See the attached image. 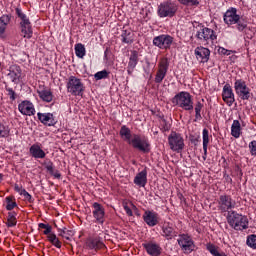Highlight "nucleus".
<instances>
[{
	"instance_id": "de8ad7c7",
	"label": "nucleus",
	"mask_w": 256,
	"mask_h": 256,
	"mask_svg": "<svg viewBox=\"0 0 256 256\" xmlns=\"http://www.w3.org/2000/svg\"><path fill=\"white\" fill-rule=\"evenodd\" d=\"M20 195H22L26 201H29V203H33V197L27 190H22Z\"/></svg>"
},
{
	"instance_id": "2f4dec72",
	"label": "nucleus",
	"mask_w": 256,
	"mask_h": 256,
	"mask_svg": "<svg viewBox=\"0 0 256 256\" xmlns=\"http://www.w3.org/2000/svg\"><path fill=\"white\" fill-rule=\"evenodd\" d=\"M11 21V16L9 15H3L0 17V35H3L5 33V29H7V25H9Z\"/></svg>"
},
{
	"instance_id": "e433bc0d",
	"label": "nucleus",
	"mask_w": 256,
	"mask_h": 256,
	"mask_svg": "<svg viewBox=\"0 0 256 256\" xmlns=\"http://www.w3.org/2000/svg\"><path fill=\"white\" fill-rule=\"evenodd\" d=\"M203 109V103L197 102L195 105V121H201L203 119V116H201V111Z\"/></svg>"
},
{
	"instance_id": "393cba45",
	"label": "nucleus",
	"mask_w": 256,
	"mask_h": 256,
	"mask_svg": "<svg viewBox=\"0 0 256 256\" xmlns=\"http://www.w3.org/2000/svg\"><path fill=\"white\" fill-rule=\"evenodd\" d=\"M134 184L138 187L147 185V169L142 170L134 177Z\"/></svg>"
},
{
	"instance_id": "aec40b11",
	"label": "nucleus",
	"mask_w": 256,
	"mask_h": 256,
	"mask_svg": "<svg viewBox=\"0 0 256 256\" xmlns=\"http://www.w3.org/2000/svg\"><path fill=\"white\" fill-rule=\"evenodd\" d=\"M38 119L43 125H47L48 127H53L57 125V120H55V116L51 113H41L38 112L37 114Z\"/></svg>"
},
{
	"instance_id": "423d86ee",
	"label": "nucleus",
	"mask_w": 256,
	"mask_h": 256,
	"mask_svg": "<svg viewBox=\"0 0 256 256\" xmlns=\"http://www.w3.org/2000/svg\"><path fill=\"white\" fill-rule=\"evenodd\" d=\"M217 203L218 211H220V213H227V215H229V213L235 212L233 209L237 207V201H235V199H233V197L228 194L220 195Z\"/></svg>"
},
{
	"instance_id": "7ed1b4c3",
	"label": "nucleus",
	"mask_w": 256,
	"mask_h": 256,
	"mask_svg": "<svg viewBox=\"0 0 256 256\" xmlns=\"http://www.w3.org/2000/svg\"><path fill=\"white\" fill-rule=\"evenodd\" d=\"M226 220L228 225L235 231H245L249 229V219L247 216L237 213V211L227 214Z\"/></svg>"
},
{
	"instance_id": "f704fd0d",
	"label": "nucleus",
	"mask_w": 256,
	"mask_h": 256,
	"mask_svg": "<svg viewBox=\"0 0 256 256\" xmlns=\"http://www.w3.org/2000/svg\"><path fill=\"white\" fill-rule=\"evenodd\" d=\"M76 56L79 57V59H83L86 54L85 45L82 43H78L74 47Z\"/></svg>"
},
{
	"instance_id": "3c124183",
	"label": "nucleus",
	"mask_w": 256,
	"mask_h": 256,
	"mask_svg": "<svg viewBox=\"0 0 256 256\" xmlns=\"http://www.w3.org/2000/svg\"><path fill=\"white\" fill-rule=\"evenodd\" d=\"M51 231H53V227H51V225L48 224V226L44 230V235H51Z\"/></svg>"
},
{
	"instance_id": "a211bd4d",
	"label": "nucleus",
	"mask_w": 256,
	"mask_h": 256,
	"mask_svg": "<svg viewBox=\"0 0 256 256\" xmlns=\"http://www.w3.org/2000/svg\"><path fill=\"white\" fill-rule=\"evenodd\" d=\"M162 237L166 238L167 241H171V239H175L177 237V231L173 227V223L164 222L162 225Z\"/></svg>"
},
{
	"instance_id": "a19ab883",
	"label": "nucleus",
	"mask_w": 256,
	"mask_h": 256,
	"mask_svg": "<svg viewBox=\"0 0 256 256\" xmlns=\"http://www.w3.org/2000/svg\"><path fill=\"white\" fill-rule=\"evenodd\" d=\"M181 5H186L190 7H197L199 5V0H178Z\"/></svg>"
},
{
	"instance_id": "c03bdc74",
	"label": "nucleus",
	"mask_w": 256,
	"mask_h": 256,
	"mask_svg": "<svg viewBox=\"0 0 256 256\" xmlns=\"http://www.w3.org/2000/svg\"><path fill=\"white\" fill-rule=\"evenodd\" d=\"M9 127L0 125V137H9Z\"/></svg>"
},
{
	"instance_id": "8fccbe9b",
	"label": "nucleus",
	"mask_w": 256,
	"mask_h": 256,
	"mask_svg": "<svg viewBox=\"0 0 256 256\" xmlns=\"http://www.w3.org/2000/svg\"><path fill=\"white\" fill-rule=\"evenodd\" d=\"M124 210L128 217H133V211L131 210V208H129V206H127V204L124 205Z\"/></svg>"
},
{
	"instance_id": "6ab92c4d",
	"label": "nucleus",
	"mask_w": 256,
	"mask_h": 256,
	"mask_svg": "<svg viewBox=\"0 0 256 256\" xmlns=\"http://www.w3.org/2000/svg\"><path fill=\"white\" fill-rule=\"evenodd\" d=\"M18 111H20L22 115L31 117V115H35V106H33V103L26 100L18 105Z\"/></svg>"
},
{
	"instance_id": "c756f323",
	"label": "nucleus",
	"mask_w": 256,
	"mask_h": 256,
	"mask_svg": "<svg viewBox=\"0 0 256 256\" xmlns=\"http://www.w3.org/2000/svg\"><path fill=\"white\" fill-rule=\"evenodd\" d=\"M38 95L42 101H46V103H51L53 101V93L51 90H40L38 91Z\"/></svg>"
},
{
	"instance_id": "f03ea898",
	"label": "nucleus",
	"mask_w": 256,
	"mask_h": 256,
	"mask_svg": "<svg viewBox=\"0 0 256 256\" xmlns=\"http://www.w3.org/2000/svg\"><path fill=\"white\" fill-rule=\"evenodd\" d=\"M224 23L228 26L236 25L237 31L243 33L247 29V17L237 14V8H229L223 15Z\"/></svg>"
},
{
	"instance_id": "bf43d9fd",
	"label": "nucleus",
	"mask_w": 256,
	"mask_h": 256,
	"mask_svg": "<svg viewBox=\"0 0 256 256\" xmlns=\"http://www.w3.org/2000/svg\"><path fill=\"white\" fill-rule=\"evenodd\" d=\"M3 181V174L0 173V183Z\"/></svg>"
},
{
	"instance_id": "dca6fc26",
	"label": "nucleus",
	"mask_w": 256,
	"mask_h": 256,
	"mask_svg": "<svg viewBox=\"0 0 256 256\" xmlns=\"http://www.w3.org/2000/svg\"><path fill=\"white\" fill-rule=\"evenodd\" d=\"M142 246L144 247L146 253L151 256H160L163 251L161 245L153 241L143 243Z\"/></svg>"
},
{
	"instance_id": "412c9836",
	"label": "nucleus",
	"mask_w": 256,
	"mask_h": 256,
	"mask_svg": "<svg viewBox=\"0 0 256 256\" xmlns=\"http://www.w3.org/2000/svg\"><path fill=\"white\" fill-rule=\"evenodd\" d=\"M194 55H196L197 59L201 60V63H207V61H209V57L211 56V50L200 46L195 48Z\"/></svg>"
},
{
	"instance_id": "9d476101",
	"label": "nucleus",
	"mask_w": 256,
	"mask_h": 256,
	"mask_svg": "<svg viewBox=\"0 0 256 256\" xmlns=\"http://www.w3.org/2000/svg\"><path fill=\"white\" fill-rule=\"evenodd\" d=\"M234 89L236 95H238L242 101H249V99H251V89L247 87V82H245V80H235Z\"/></svg>"
},
{
	"instance_id": "2eb2a0df",
	"label": "nucleus",
	"mask_w": 256,
	"mask_h": 256,
	"mask_svg": "<svg viewBox=\"0 0 256 256\" xmlns=\"http://www.w3.org/2000/svg\"><path fill=\"white\" fill-rule=\"evenodd\" d=\"M142 219L148 227H155L159 225V214L153 210H146Z\"/></svg>"
},
{
	"instance_id": "f3484780",
	"label": "nucleus",
	"mask_w": 256,
	"mask_h": 256,
	"mask_svg": "<svg viewBox=\"0 0 256 256\" xmlns=\"http://www.w3.org/2000/svg\"><path fill=\"white\" fill-rule=\"evenodd\" d=\"M222 99L226 105H228V107H231V105L235 103V93H233V88H231V85H224L222 90Z\"/></svg>"
},
{
	"instance_id": "f257e3e1",
	"label": "nucleus",
	"mask_w": 256,
	"mask_h": 256,
	"mask_svg": "<svg viewBox=\"0 0 256 256\" xmlns=\"http://www.w3.org/2000/svg\"><path fill=\"white\" fill-rule=\"evenodd\" d=\"M120 137L123 141H127L128 145H132L134 149H138L142 153H149L151 151V144H149V140L141 139V136L138 134H134L131 139V129L127 126H122L120 129Z\"/></svg>"
},
{
	"instance_id": "7c9ffc66",
	"label": "nucleus",
	"mask_w": 256,
	"mask_h": 256,
	"mask_svg": "<svg viewBox=\"0 0 256 256\" xmlns=\"http://www.w3.org/2000/svg\"><path fill=\"white\" fill-rule=\"evenodd\" d=\"M15 13H16L17 17L20 18V25H27V24L31 23V21L29 20V17H27V15L25 13H23V10H21V8L17 7L15 9Z\"/></svg>"
},
{
	"instance_id": "6e6d98bb",
	"label": "nucleus",
	"mask_w": 256,
	"mask_h": 256,
	"mask_svg": "<svg viewBox=\"0 0 256 256\" xmlns=\"http://www.w3.org/2000/svg\"><path fill=\"white\" fill-rule=\"evenodd\" d=\"M48 226H49V224H45V223H39L38 224L39 229H45Z\"/></svg>"
},
{
	"instance_id": "39448f33",
	"label": "nucleus",
	"mask_w": 256,
	"mask_h": 256,
	"mask_svg": "<svg viewBox=\"0 0 256 256\" xmlns=\"http://www.w3.org/2000/svg\"><path fill=\"white\" fill-rule=\"evenodd\" d=\"M172 104L184 111H193V96L187 91H182L172 98Z\"/></svg>"
},
{
	"instance_id": "864d4df0",
	"label": "nucleus",
	"mask_w": 256,
	"mask_h": 256,
	"mask_svg": "<svg viewBox=\"0 0 256 256\" xmlns=\"http://www.w3.org/2000/svg\"><path fill=\"white\" fill-rule=\"evenodd\" d=\"M54 247H57V249H61V241H59V238H56L55 241L52 242Z\"/></svg>"
},
{
	"instance_id": "cd10ccee",
	"label": "nucleus",
	"mask_w": 256,
	"mask_h": 256,
	"mask_svg": "<svg viewBox=\"0 0 256 256\" xmlns=\"http://www.w3.org/2000/svg\"><path fill=\"white\" fill-rule=\"evenodd\" d=\"M20 29L23 37L26 39H31V37H33V27H31V22L20 25Z\"/></svg>"
},
{
	"instance_id": "09e8293b",
	"label": "nucleus",
	"mask_w": 256,
	"mask_h": 256,
	"mask_svg": "<svg viewBox=\"0 0 256 256\" xmlns=\"http://www.w3.org/2000/svg\"><path fill=\"white\" fill-rule=\"evenodd\" d=\"M218 53H220V55H231V50L220 47Z\"/></svg>"
},
{
	"instance_id": "37998d69",
	"label": "nucleus",
	"mask_w": 256,
	"mask_h": 256,
	"mask_svg": "<svg viewBox=\"0 0 256 256\" xmlns=\"http://www.w3.org/2000/svg\"><path fill=\"white\" fill-rule=\"evenodd\" d=\"M246 245L251 249H256V235H250L247 238Z\"/></svg>"
},
{
	"instance_id": "13d9d810",
	"label": "nucleus",
	"mask_w": 256,
	"mask_h": 256,
	"mask_svg": "<svg viewBox=\"0 0 256 256\" xmlns=\"http://www.w3.org/2000/svg\"><path fill=\"white\" fill-rule=\"evenodd\" d=\"M131 207L132 209H137V206H135V204L131 203Z\"/></svg>"
},
{
	"instance_id": "6e6552de",
	"label": "nucleus",
	"mask_w": 256,
	"mask_h": 256,
	"mask_svg": "<svg viewBox=\"0 0 256 256\" xmlns=\"http://www.w3.org/2000/svg\"><path fill=\"white\" fill-rule=\"evenodd\" d=\"M67 91L74 97H82L83 91H85V86H83L81 79L75 76H70L67 82Z\"/></svg>"
},
{
	"instance_id": "4d7b16f0",
	"label": "nucleus",
	"mask_w": 256,
	"mask_h": 256,
	"mask_svg": "<svg viewBox=\"0 0 256 256\" xmlns=\"http://www.w3.org/2000/svg\"><path fill=\"white\" fill-rule=\"evenodd\" d=\"M107 53H109V48H106V50H105V52H104V59H105V61L108 60V58H107Z\"/></svg>"
},
{
	"instance_id": "c85d7f7f",
	"label": "nucleus",
	"mask_w": 256,
	"mask_h": 256,
	"mask_svg": "<svg viewBox=\"0 0 256 256\" xmlns=\"http://www.w3.org/2000/svg\"><path fill=\"white\" fill-rule=\"evenodd\" d=\"M202 139H203V151H204L203 159L205 161V159H207V147H209V130H207V128L203 129Z\"/></svg>"
},
{
	"instance_id": "79ce46f5",
	"label": "nucleus",
	"mask_w": 256,
	"mask_h": 256,
	"mask_svg": "<svg viewBox=\"0 0 256 256\" xmlns=\"http://www.w3.org/2000/svg\"><path fill=\"white\" fill-rule=\"evenodd\" d=\"M5 89L7 91V95L10 99V101H15V99H17V93L15 92V90H13V88L9 87V86H5Z\"/></svg>"
},
{
	"instance_id": "c9c22d12",
	"label": "nucleus",
	"mask_w": 256,
	"mask_h": 256,
	"mask_svg": "<svg viewBox=\"0 0 256 256\" xmlns=\"http://www.w3.org/2000/svg\"><path fill=\"white\" fill-rule=\"evenodd\" d=\"M7 227H15L17 225V213L9 212L7 217Z\"/></svg>"
},
{
	"instance_id": "b1692460",
	"label": "nucleus",
	"mask_w": 256,
	"mask_h": 256,
	"mask_svg": "<svg viewBox=\"0 0 256 256\" xmlns=\"http://www.w3.org/2000/svg\"><path fill=\"white\" fill-rule=\"evenodd\" d=\"M86 247H88V249H95V251H97L99 249H103V247H105V244L100 237H94L89 238L86 241Z\"/></svg>"
},
{
	"instance_id": "4c0bfd02",
	"label": "nucleus",
	"mask_w": 256,
	"mask_h": 256,
	"mask_svg": "<svg viewBox=\"0 0 256 256\" xmlns=\"http://www.w3.org/2000/svg\"><path fill=\"white\" fill-rule=\"evenodd\" d=\"M59 236L69 241L73 237V230H67V228L59 230Z\"/></svg>"
},
{
	"instance_id": "4be33fe9",
	"label": "nucleus",
	"mask_w": 256,
	"mask_h": 256,
	"mask_svg": "<svg viewBox=\"0 0 256 256\" xmlns=\"http://www.w3.org/2000/svg\"><path fill=\"white\" fill-rule=\"evenodd\" d=\"M138 63H139V52H137L136 50L131 51L128 66H127L128 75H133V72L135 71V67H137Z\"/></svg>"
},
{
	"instance_id": "4468645a",
	"label": "nucleus",
	"mask_w": 256,
	"mask_h": 256,
	"mask_svg": "<svg viewBox=\"0 0 256 256\" xmlns=\"http://www.w3.org/2000/svg\"><path fill=\"white\" fill-rule=\"evenodd\" d=\"M92 207V215L95 219V223L103 225V223H105V208L103 207V205L99 204V202H94L92 204Z\"/></svg>"
},
{
	"instance_id": "1a4fd4ad",
	"label": "nucleus",
	"mask_w": 256,
	"mask_h": 256,
	"mask_svg": "<svg viewBox=\"0 0 256 256\" xmlns=\"http://www.w3.org/2000/svg\"><path fill=\"white\" fill-rule=\"evenodd\" d=\"M168 145L171 151L176 153H181L185 149V140L183 136L175 131H172L168 136Z\"/></svg>"
},
{
	"instance_id": "20e7f679",
	"label": "nucleus",
	"mask_w": 256,
	"mask_h": 256,
	"mask_svg": "<svg viewBox=\"0 0 256 256\" xmlns=\"http://www.w3.org/2000/svg\"><path fill=\"white\" fill-rule=\"evenodd\" d=\"M195 38L200 43L208 44L209 41L215 43L217 41V32L215 30L205 27L203 24H198L194 27Z\"/></svg>"
},
{
	"instance_id": "ddd939ff",
	"label": "nucleus",
	"mask_w": 256,
	"mask_h": 256,
	"mask_svg": "<svg viewBox=\"0 0 256 256\" xmlns=\"http://www.w3.org/2000/svg\"><path fill=\"white\" fill-rule=\"evenodd\" d=\"M169 71V59L162 58L158 63V70L155 76V83L161 84L163 83V79L167 77V72Z\"/></svg>"
},
{
	"instance_id": "bb28decb",
	"label": "nucleus",
	"mask_w": 256,
	"mask_h": 256,
	"mask_svg": "<svg viewBox=\"0 0 256 256\" xmlns=\"http://www.w3.org/2000/svg\"><path fill=\"white\" fill-rule=\"evenodd\" d=\"M231 135L235 139L241 137V122L239 120H234L231 126Z\"/></svg>"
},
{
	"instance_id": "72a5a7b5",
	"label": "nucleus",
	"mask_w": 256,
	"mask_h": 256,
	"mask_svg": "<svg viewBox=\"0 0 256 256\" xmlns=\"http://www.w3.org/2000/svg\"><path fill=\"white\" fill-rule=\"evenodd\" d=\"M46 171H48V173L50 175H52V177H55V179H61V173H59L58 170H55V168L53 167V162H49L46 166Z\"/></svg>"
},
{
	"instance_id": "49530a36",
	"label": "nucleus",
	"mask_w": 256,
	"mask_h": 256,
	"mask_svg": "<svg viewBox=\"0 0 256 256\" xmlns=\"http://www.w3.org/2000/svg\"><path fill=\"white\" fill-rule=\"evenodd\" d=\"M249 147V150H250V154L253 156V157H256V140L254 141H251L248 145Z\"/></svg>"
},
{
	"instance_id": "473e14b6",
	"label": "nucleus",
	"mask_w": 256,
	"mask_h": 256,
	"mask_svg": "<svg viewBox=\"0 0 256 256\" xmlns=\"http://www.w3.org/2000/svg\"><path fill=\"white\" fill-rule=\"evenodd\" d=\"M121 37L122 43H126L127 45H131V43H133V32H131V30H124Z\"/></svg>"
},
{
	"instance_id": "58836bf2",
	"label": "nucleus",
	"mask_w": 256,
	"mask_h": 256,
	"mask_svg": "<svg viewBox=\"0 0 256 256\" xmlns=\"http://www.w3.org/2000/svg\"><path fill=\"white\" fill-rule=\"evenodd\" d=\"M17 207V202L13 201V197H6V209L7 211H13Z\"/></svg>"
},
{
	"instance_id": "5fc2aeb1",
	"label": "nucleus",
	"mask_w": 256,
	"mask_h": 256,
	"mask_svg": "<svg viewBox=\"0 0 256 256\" xmlns=\"http://www.w3.org/2000/svg\"><path fill=\"white\" fill-rule=\"evenodd\" d=\"M15 191L21 195V192L24 190L23 188L19 187V185H15L14 187Z\"/></svg>"
},
{
	"instance_id": "0eeeda50",
	"label": "nucleus",
	"mask_w": 256,
	"mask_h": 256,
	"mask_svg": "<svg viewBox=\"0 0 256 256\" xmlns=\"http://www.w3.org/2000/svg\"><path fill=\"white\" fill-rule=\"evenodd\" d=\"M179 11V6L175 2L165 1L160 3L157 9L158 17L165 19V17H175Z\"/></svg>"
},
{
	"instance_id": "f8f14e48",
	"label": "nucleus",
	"mask_w": 256,
	"mask_h": 256,
	"mask_svg": "<svg viewBox=\"0 0 256 256\" xmlns=\"http://www.w3.org/2000/svg\"><path fill=\"white\" fill-rule=\"evenodd\" d=\"M173 41H175V39L171 35L161 34L153 38V45L158 47V49H164L167 51V49H171Z\"/></svg>"
},
{
	"instance_id": "603ef678",
	"label": "nucleus",
	"mask_w": 256,
	"mask_h": 256,
	"mask_svg": "<svg viewBox=\"0 0 256 256\" xmlns=\"http://www.w3.org/2000/svg\"><path fill=\"white\" fill-rule=\"evenodd\" d=\"M47 239H48V241L49 242H51V243H53L56 239H57V235H55V234H49L48 236H47Z\"/></svg>"
},
{
	"instance_id": "5701e85b",
	"label": "nucleus",
	"mask_w": 256,
	"mask_h": 256,
	"mask_svg": "<svg viewBox=\"0 0 256 256\" xmlns=\"http://www.w3.org/2000/svg\"><path fill=\"white\" fill-rule=\"evenodd\" d=\"M29 153L34 159H45L47 155L39 144H33L29 149Z\"/></svg>"
},
{
	"instance_id": "9b49d317",
	"label": "nucleus",
	"mask_w": 256,
	"mask_h": 256,
	"mask_svg": "<svg viewBox=\"0 0 256 256\" xmlns=\"http://www.w3.org/2000/svg\"><path fill=\"white\" fill-rule=\"evenodd\" d=\"M177 243L180 249L183 251V253L189 254L195 251V242L193 241V238H191L189 234H179Z\"/></svg>"
},
{
	"instance_id": "a878e982",
	"label": "nucleus",
	"mask_w": 256,
	"mask_h": 256,
	"mask_svg": "<svg viewBox=\"0 0 256 256\" xmlns=\"http://www.w3.org/2000/svg\"><path fill=\"white\" fill-rule=\"evenodd\" d=\"M8 75L12 79L13 83H17V81H19V79H21V67H19L17 65L11 66L10 73Z\"/></svg>"
},
{
	"instance_id": "a18cd8bd",
	"label": "nucleus",
	"mask_w": 256,
	"mask_h": 256,
	"mask_svg": "<svg viewBox=\"0 0 256 256\" xmlns=\"http://www.w3.org/2000/svg\"><path fill=\"white\" fill-rule=\"evenodd\" d=\"M160 127H161V131H163V133L169 131V129H171V125H169V123H167V120L163 119L160 123Z\"/></svg>"
},
{
	"instance_id": "ea45409f",
	"label": "nucleus",
	"mask_w": 256,
	"mask_h": 256,
	"mask_svg": "<svg viewBox=\"0 0 256 256\" xmlns=\"http://www.w3.org/2000/svg\"><path fill=\"white\" fill-rule=\"evenodd\" d=\"M107 77H109V72H107V70L99 71L94 75V79H96V81H101V79H107Z\"/></svg>"
}]
</instances>
